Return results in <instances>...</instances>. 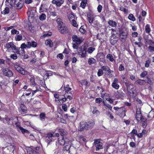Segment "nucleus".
<instances>
[{
  "mask_svg": "<svg viewBox=\"0 0 154 154\" xmlns=\"http://www.w3.org/2000/svg\"><path fill=\"white\" fill-rule=\"evenodd\" d=\"M81 83L82 85H85L86 86H89L90 85L89 83L86 80H82Z\"/></svg>",
  "mask_w": 154,
  "mask_h": 154,
  "instance_id": "79ce46f5",
  "label": "nucleus"
},
{
  "mask_svg": "<svg viewBox=\"0 0 154 154\" xmlns=\"http://www.w3.org/2000/svg\"><path fill=\"white\" fill-rule=\"evenodd\" d=\"M99 143H101V142H100V139L94 140V143L95 145L99 144Z\"/></svg>",
  "mask_w": 154,
  "mask_h": 154,
  "instance_id": "864d4df0",
  "label": "nucleus"
},
{
  "mask_svg": "<svg viewBox=\"0 0 154 154\" xmlns=\"http://www.w3.org/2000/svg\"><path fill=\"white\" fill-rule=\"evenodd\" d=\"M3 74L6 76L11 77L13 76V73L12 71L8 69L5 68L3 69Z\"/></svg>",
  "mask_w": 154,
  "mask_h": 154,
  "instance_id": "423d86ee",
  "label": "nucleus"
},
{
  "mask_svg": "<svg viewBox=\"0 0 154 154\" xmlns=\"http://www.w3.org/2000/svg\"><path fill=\"white\" fill-rule=\"evenodd\" d=\"M148 74V72L146 71H144L142 72L140 76L141 78H144Z\"/></svg>",
  "mask_w": 154,
  "mask_h": 154,
  "instance_id": "37998d69",
  "label": "nucleus"
},
{
  "mask_svg": "<svg viewBox=\"0 0 154 154\" xmlns=\"http://www.w3.org/2000/svg\"><path fill=\"white\" fill-rule=\"evenodd\" d=\"M145 31L147 33H149L150 32V26L149 24H147L145 28Z\"/></svg>",
  "mask_w": 154,
  "mask_h": 154,
  "instance_id": "a19ab883",
  "label": "nucleus"
},
{
  "mask_svg": "<svg viewBox=\"0 0 154 154\" xmlns=\"http://www.w3.org/2000/svg\"><path fill=\"white\" fill-rule=\"evenodd\" d=\"M137 83L139 85H144L146 83V82L144 80L139 79L137 81Z\"/></svg>",
  "mask_w": 154,
  "mask_h": 154,
  "instance_id": "c85d7f7f",
  "label": "nucleus"
},
{
  "mask_svg": "<svg viewBox=\"0 0 154 154\" xmlns=\"http://www.w3.org/2000/svg\"><path fill=\"white\" fill-rule=\"evenodd\" d=\"M5 47L8 49H9L11 48L13 50L15 51V52L17 54H20L19 51L20 48H18L12 42L7 43L5 45Z\"/></svg>",
  "mask_w": 154,
  "mask_h": 154,
  "instance_id": "7ed1b4c3",
  "label": "nucleus"
},
{
  "mask_svg": "<svg viewBox=\"0 0 154 154\" xmlns=\"http://www.w3.org/2000/svg\"><path fill=\"white\" fill-rule=\"evenodd\" d=\"M27 152L29 154H37L38 153L36 151L32 148L28 149L27 150Z\"/></svg>",
  "mask_w": 154,
  "mask_h": 154,
  "instance_id": "b1692460",
  "label": "nucleus"
},
{
  "mask_svg": "<svg viewBox=\"0 0 154 154\" xmlns=\"http://www.w3.org/2000/svg\"><path fill=\"white\" fill-rule=\"evenodd\" d=\"M124 69H125V68H124V66L122 64L120 65L119 66V71H123V70H124Z\"/></svg>",
  "mask_w": 154,
  "mask_h": 154,
  "instance_id": "680f3d73",
  "label": "nucleus"
},
{
  "mask_svg": "<svg viewBox=\"0 0 154 154\" xmlns=\"http://www.w3.org/2000/svg\"><path fill=\"white\" fill-rule=\"evenodd\" d=\"M69 142V139L66 137H62L61 139L59 138L58 142L61 145H64Z\"/></svg>",
  "mask_w": 154,
  "mask_h": 154,
  "instance_id": "9d476101",
  "label": "nucleus"
},
{
  "mask_svg": "<svg viewBox=\"0 0 154 154\" xmlns=\"http://www.w3.org/2000/svg\"><path fill=\"white\" fill-rule=\"evenodd\" d=\"M95 48L90 47L88 48L87 51L89 53H92L94 50Z\"/></svg>",
  "mask_w": 154,
  "mask_h": 154,
  "instance_id": "49530a36",
  "label": "nucleus"
},
{
  "mask_svg": "<svg viewBox=\"0 0 154 154\" xmlns=\"http://www.w3.org/2000/svg\"><path fill=\"white\" fill-rule=\"evenodd\" d=\"M40 119L43 121H44L45 119V114L44 112L41 113L39 115Z\"/></svg>",
  "mask_w": 154,
  "mask_h": 154,
  "instance_id": "a878e982",
  "label": "nucleus"
},
{
  "mask_svg": "<svg viewBox=\"0 0 154 154\" xmlns=\"http://www.w3.org/2000/svg\"><path fill=\"white\" fill-rule=\"evenodd\" d=\"M58 132L63 137H65L67 133L66 131L62 129H59Z\"/></svg>",
  "mask_w": 154,
  "mask_h": 154,
  "instance_id": "aec40b11",
  "label": "nucleus"
},
{
  "mask_svg": "<svg viewBox=\"0 0 154 154\" xmlns=\"http://www.w3.org/2000/svg\"><path fill=\"white\" fill-rule=\"evenodd\" d=\"M109 67L107 66H103L101 67V69H103V71L104 70L106 71H108L109 70Z\"/></svg>",
  "mask_w": 154,
  "mask_h": 154,
  "instance_id": "603ef678",
  "label": "nucleus"
},
{
  "mask_svg": "<svg viewBox=\"0 0 154 154\" xmlns=\"http://www.w3.org/2000/svg\"><path fill=\"white\" fill-rule=\"evenodd\" d=\"M108 24L110 26L113 27H115L117 26V23L112 20H110L108 22Z\"/></svg>",
  "mask_w": 154,
  "mask_h": 154,
  "instance_id": "5701e85b",
  "label": "nucleus"
},
{
  "mask_svg": "<svg viewBox=\"0 0 154 154\" xmlns=\"http://www.w3.org/2000/svg\"><path fill=\"white\" fill-rule=\"evenodd\" d=\"M95 125L94 121L90 120L88 122L82 121L80 123V130L81 131H83L85 130H89L91 129Z\"/></svg>",
  "mask_w": 154,
  "mask_h": 154,
  "instance_id": "f257e3e1",
  "label": "nucleus"
},
{
  "mask_svg": "<svg viewBox=\"0 0 154 154\" xmlns=\"http://www.w3.org/2000/svg\"><path fill=\"white\" fill-rule=\"evenodd\" d=\"M97 11L99 13L101 12L102 9V6L101 5H99L97 8Z\"/></svg>",
  "mask_w": 154,
  "mask_h": 154,
  "instance_id": "13d9d810",
  "label": "nucleus"
},
{
  "mask_svg": "<svg viewBox=\"0 0 154 154\" xmlns=\"http://www.w3.org/2000/svg\"><path fill=\"white\" fill-rule=\"evenodd\" d=\"M14 4L15 8L17 9H21L23 6L22 1L20 0H15Z\"/></svg>",
  "mask_w": 154,
  "mask_h": 154,
  "instance_id": "1a4fd4ad",
  "label": "nucleus"
},
{
  "mask_svg": "<svg viewBox=\"0 0 154 154\" xmlns=\"http://www.w3.org/2000/svg\"><path fill=\"white\" fill-rule=\"evenodd\" d=\"M96 147V150H98L103 148V144L101 143H99V144L95 146Z\"/></svg>",
  "mask_w": 154,
  "mask_h": 154,
  "instance_id": "bb28decb",
  "label": "nucleus"
},
{
  "mask_svg": "<svg viewBox=\"0 0 154 154\" xmlns=\"http://www.w3.org/2000/svg\"><path fill=\"white\" fill-rule=\"evenodd\" d=\"M128 19L132 21H134L135 20V18L133 15L131 14H130L128 16Z\"/></svg>",
  "mask_w": 154,
  "mask_h": 154,
  "instance_id": "c9c22d12",
  "label": "nucleus"
},
{
  "mask_svg": "<svg viewBox=\"0 0 154 154\" xmlns=\"http://www.w3.org/2000/svg\"><path fill=\"white\" fill-rule=\"evenodd\" d=\"M87 14V20L89 23L91 24L93 23L94 19V16L90 13H88Z\"/></svg>",
  "mask_w": 154,
  "mask_h": 154,
  "instance_id": "ddd939ff",
  "label": "nucleus"
},
{
  "mask_svg": "<svg viewBox=\"0 0 154 154\" xmlns=\"http://www.w3.org/2000/svg\"><path fill=\"white\" fill-rule=\"evenodd\" d=\"M109 67L107 66H103L101 67V69H103V71L104 70L106 71H108L109 70Z\"/></svg>",
  "mask_w": 154,
  "mask_h": 154,
  "instance_id": "3c124183",
  "label": "nucleus"
},
{
  "mask_svg": "<svg viewBox=\"0 0 154 154\" xmlns=\"http://www.w3.org/2000/svg\"><path fill=\"white\" fill-rule=\"evenodd\" d=\"M66 146L63 148V150L64 151H68L70 147L69 142L68 143H66Z\"/></svg>",
  "mask_w": 154,
  "mask_h": 154,
  "instance_id": "cd10ccee",
  "label": "nucleus"
},
{
  "mask_svg": "<svg viewBox=\"0 0 154 154\" xmlns=\"http://www.w3.org/2000/svg\"><path fill=\"white\" fill-rule=\"evenodd\" d=\"M15 69L19 73L23 75H26L27 73V71H25L20 66L15 64L14 66Z\"/></svg>",
  "mask_w": 154,
  "mask_h": 154,
  "instance_id": "39448f33",
  "label": "nucleus"
},
{
  "mask_svg": "<svg viewBox=\"0 0 154 154\" xmlns=\"http://www.w3.org/2000/svg\"><path fill=\"white\" fill-rule=\"evenodd\" d=\"M64 1L63 0H53L52 2L53 4H56L57 7H60L61 5L63 4Z\"/></svg>",
  "mask_w": 154,
  "mask_h": 154,
  "instance_id": "dca6fc26",
  "label": "nucleus"
},
{
  "mask_svg": "<svg viewBox=\"0 0 154 154\" xmlns=\"http://www.w3.org/2000/svg\"><path fill=\"white\" fill-rule=\"evenodd\" d=\"M45 44L46 45H48L50 47H53V45L52 41L50 39H48L45 41Z\"/></svg>",
  "mask_w": 154,
  "mask_h": 154,
  "instance_id": "4be33fe9",
  "label": "nucleus"
},
{
  "mask_svg": "<svg viewBox=\"0 0 154 154\" xmlns=\"http://www.w3.org/2000/svg\"><path fill=\"white\" fill-rule=\"evenodd\" d=\"M30 84L31 86H34L35 85H36L35 83V79L33 77H31L30 79Z\"/></svg>",
  "mask_w": 154,
  "mask_h": 154,
  "instance_id": "58836bf2",
  "label": "nucleus"
},
{
  "mask_svg": "<svg viewBox=\"0 0 154 154\" xmlns=\"http://www.w3.org/2000/svg\"><path fill=\"white\" fill-rule=\"evenodd\" d=\"M38 87L36 85V86H35V88H36V89L35 90H34V91H32V90L31 89H29V91H32V95H33L34 94H35V93H36V92L38 91H39V89H38Z\"/></svg>",
  "mask_w": 154,
  "mask_h": 154,
  "instance_id": "a18cd8bd",
  "label": "nucleus"
},
{
  "mask_svg": "<svg viewBox=\"0 0 154 154\" xmlns=\"http://www.w3.org/2000/svg\"><path fill=\"white\" fill-rule=\"evenodd\" d=\"M105 108L106 109L108 108L110 110H112V107L109 104H107V105L105 106Z\"/></svg>",
  "mask_w": 154,
  "mask_h": 154,
  "instance_id": "338daca9",
  "label": "nucleus"
},
{
  "mask_svg": "<svg viewBox=\"0 0 154 154\" xmlns=\"http://www.w3.org/2000/svg\"><path fill=\"white\" fill-rule=\"evenodd\" d=\"M145 43L149 45L148 48L151 52L154 51V42L151 39H145Z\"/></svg>",
  "mask_w": 154,
  "mask_h": 154,
  "instance_id": "20e7f679",
  "label": "nucleus"
},
{
  "mask_svg": "<svg viewBox=\"0 0 154 154\" xmlns=\"http://www.w3.org/2000/svg\"><path fill=\"white\" fill-rule=\"evenodd\" d=\"M118 37L115 34H113L110 39V42L112 45L116 44L118 41Z\"/></svg>",
  "mask_w": 154,
  "mask_h": 154,
  "instance_id": "6e6552de",
  "label": "nucleus"
},
{
  "mask_svg": "<svg viewBox=\"0 0 154 154\" xmlns=\"http://www.w3.org/2000/svg\"><path fill=\"white\" fill-rule=\"evenodd\" d=\"M37 42L34 41L28 42L26 44L23 43L21 45L20 48L21 49H24L26 48H29L32 47L35 48L37 47Z\"/></svg>",
  "mask_w": 154,
  "mask_h": 154,
  "instance_id": "f03ea898",
  "label": "nucleus"
},
{
  "mask_svg": "<svg viewBox=\"0 0 154 154\" xmlns=\"http://www.w3.org/2000/svg\"><path fill=\"white\" fill-rule=\"evenodd\" d=\"M9 12V9L8 7H6L5 8V10L2 12V13L4 14H8Z\"/></svg>",
  "mask_w": 154,
  "mask_h": 154,
  "instance_id": "f704fd0d",
  "label": "nucleus"
},
{
  "mask_svg": "<svg viewBox=\"0 0 154 154\" xmlns=\"http://www.w3.org/2000/svg\"><path fill=\"white\" fill-rule=\"evenodd\" d=\"M62 109L64 111H66L67 110V106L65 104H63L62 106Z\"/></svg>",
  "mask_w": 154,
  "mask_h": 154,
  "instance_id": "0e129e2a",
  "label": "nucleus"
},
{
  "mask_svg": "<svg viewBox=\"0 0 154 154\" xmlns=\"http://www.w3.org/2000/svg\"><path fill=\"white\" fill-rule=\"evenodd\" d=\"M19 129L23 133H27L28 132V130L24 129L21 127H20Z\"/></svg>",
  "mask_w": 154,
  "mask_h": 154,
  "instance_id": "8fccbe9b",
  "label": "nucleus"
},
{
  "mask_svg": "<svg viewBox=\"0 0 154 154\" xmlns=\"http://www.w3.org/2000/svg\"><path fill=\"white\" fill-rule=\"evenodd\" d=\"M22 36L21 35H16L15 37V39L17 41H19L22 40Z\"/></svg>",
  "mask_w": 154,
  "mask_h": 154,
  "instance_id": "4c0bfd02",
  "label": "nucleus"
},
{
  "mask_svg": "<svg viewBox=\"0 0 154 154\" xmlns=\"http://www.w3.org/2000/svg\"><path fill=\"white\" fill-rule=\"evenodd\" d=\"M150 60H146L145 64V66L146 67H148L149 66V64L150 63Z\"/></svg>",
  "mask_w": 154,
  "mask_h": 154,
  "instance_id": "09e8293b",
  "label": "nucleus"
},
{
  "mask_svg": "<svg viewBox=\"0 0 154 154\" xmlns=\"http://www.w3.org/2000/svg\"><path fill=\"white\" fill-rule=\"evenodd\" d=\"M57 58H60L61 59H62L63 57V56L62 54H60L57 55Z\"/></svg>",
  "mask_w": 154,
  "mask_h": 154,
  "instance_id": "774afa93",
  "label": "nucleus"
},
{
  "mask_svg": "<svg viewBox=\"0 0 154 154\" xmlns=\"http://www.w3.org/2000/svg\"><path fill=\"white\" fill-rule=\"evenodd\" d=\"M117 94H116V96L118 99H123L124 97V94L120 91H117Z\"/></svg>",
  "mask_w": 154,
  "mask_h": 154,
  "instance_id": "6ab92c4d",
  "label": "nucleus"
},
{
  "mask_svg": "<svg viewBox=\"0 0 154 154\" xmlns=\"http://www.w3.org/2000/svg\"><path fill=\"white\" fill-rule=\"evenodd\" d=\"M11 33L13 34H18L19 33V32L14 29H13L11 30Z\"/></svg>",
  "mask_w": 154,
  "mask_h": 154,
  "instance_id": "de8ad7c7",
  "label": "nucleus"
},
{
  "mask_svg": "<svg viewBox=\"0 0 154 154\" xmlns=\"http://www.w3.org/2000/svg\"><path fill=\"white\" fill-rule=\"evenodd\" d=\"M72 40L77 44H79L82 42L81 39L76 35H74L72 36Z\"/></svg>",
  "mask_w": 154,
  "mask_h": 154,
  "instance_id": "2eb2a0df",
  "label": "nucleus"
},
{
  "mask_svg": "<svg viewBox=\"0 0 154 154\" xmlns=\"http://www.w3.org/2000/svg\"><path fill=\"white\" fill-rule=\"evenodd\" d=\"M97 57L100 62H103L105 60V56L103 52L98 53L97 55Z\"/></svg>",
  "mask_w": 154,
  "mask_h": 154,
  "instance_id": "9b49d317",
  "label": "nucleus"
},
{
  "mask_svg": "<svg viewBox=\"0 0 154 154\" xmlns=\"http://www.w3.org/2000/svg\"><path fill=\"white\" fill-rule=\"evenodd\" d=\"M58 29L60 32L62 34H66L69 32L68 28L65 25L60 27L59 28H58Z\"/></svg>",
  "mask_w": 154,
  "mask_h": 154,
  "instance_id": "0eeeda50",
  "label": "nucleus"
},
{
  "mask_svg": "<svg viewBox=\"0 0 154 154\" xmlns=\"http://www.w3.org/2000/svg\"><path fill=\"white\" fill-rule=\"evenodd\" d=\"M11 57L14 59L15 60L17 58V56L16 54H11L10 56Z\"/></svg>",
  "mask_w": 154,
  "mask_h": 154,
  "instance_id": "4d7b16f0",
  "label": "nucleus"
},
{
  "mask_svg": "<svg viewBox=\"0 0 154 154\" xmlns=\"http://www.w3.org/2000/svg\"><path fill=\"white\" fill-rule=\"evenodd\" d=\"M119 81L117 78H115L112 84V86L114 89L117 90L119 87V85H118Z\"/></svg>",
  "mask_w": 154,
  "mask_h": 154,
  "instance_id": "f8f14e48",
  "label": "nucleus"
},
{
  "mask_svg": "<svg viewBox=\"0 0 154 154\" xmlns=\"http://www.w3.org/2000/svg\"><path fill=\"white\" fill-rule=\"evenodd\" d=\"M118 111L121 113H123V112L125 113L126 112L125 108L124 107H119V109Z\"/></svg>",
  "mask_w": 154,
  "mask_h": 154,
  "instance_id": "ea45409f",
  "label": "nucleus"
},
{
  "mask_svg": "<svg viewBox=\"0 0 154 154\" xmlns=\"http://www.w3.org/2000/svg\"><path fill=\"white\" fill-rule=\"evenodd\" d=\"M57 28H59L60 27H61L62 26L64 25V24L62 21L61 19L60 18L57 19Z\"/></svg>",
  "mask_w": 154,
  "mask_h": 154,
  "instance_id": "412c9836",
  "label": "nucleus"
},
{
  "mask_svg": "<svg viewBox=\"0 0 154 154\" xmlns=\"http://www.w3.org/2000/svg\"><path fill=\"white\" fill-rule=\"evenodd\" d=\"M20 108L21 109L22 111V112L23 113H26L27 110L26 109V108L25 106L22 104H21L20 105Z\"/></svg>",
  "mask_w": 154,
  "mask_h": 154,
  "instance_id": "2f4dec72",
  "label": "nucleus"
},
{
  "mask_svg": "<svg viewBox=\"0 0 154 154\" xmlns=\"http://www.w3.org/2000/svg\"><path fill=\"white\" fill-rule=\"evenodd\" d=\"M97 74L98 76L102 75L103 74V69H99L97 72Z\"/></svg>",
  "mask_w": 154,
  "mask_h": 154,
  "instance_id": "c03bdc74",
  "label": "nucleus"
},
{
  "mask_svg": "<svg viewBox=\"0 0 154 154\" xmlns=\"http://www.w3.org/2000/svg\"><path fill=\"white\" fill-rule=\"evenodd\" d=\"M78 53L79 55H81L82 57H84L86 56V51L85 48H82L80 50H79Z\"/></svg>",
  "mask_w": 154,
  "mask_h": 154,
  "instance_id": "f3484780",
  "label": "nucleus"
},
{
  "mask_svg": "<svg viewBox=\"0 0 154 154\" xmlns=\"http://www.w3.org/2000/svg\"><path fill=\"white\" fill-rule=\"evenodd\" d=\"M119 35L121 39H125L126 38L128 34L126 30H123L122 29L119 31Z\"/></svg>",
  "mask_w": 154,
  "mask_h": 154,
  "instance_id": "4468645a",
  "label": "nucleus"
},
{
  "mask_svg": "<svg viewBox=\"0 0 154 154\" xmlns=\"http://www.w3.org/2000/svg\"><path fill=\"white\" fill-rule=\"evenodd\" d=\"M142 122L147 123V119L144 118L143 116L141 118L140 120Z\"/></svg>",
  "mask_w": 154,
  "mask_h": 154,
  "instance_id": "69168bd1",
  "label": "nucleus"
},
{
  "mask_svg": "<svg viewBox=\"0 0 154 154\" xmlns=\"http://www.w3.org/2000/svg\"><path fill=\"white\" fill-rule=\"evenodd\" d=\"M92 113L93 114L96 113V114H98L100 112L97 109V108L95 107V108H94V109L92 111Z\"/></svg>",
  "mask_w": 154,
  "mask_h": 154,
  "instance_id": "5fc2aeb1",
  "label": "nucleus"
},
{
  "mask_svg": "<svg viewBox=\"0 0 154 154\" xmlns=\"http://www.w3.org/2000/svg\"><path fill=\"white\" fill-rule=\"evenodd\" d=\"M143 116H142L140 111H137L136 113L135 117L137 121V122H139V120Z\"/></svg>",
  "mask_w": 154,
  "mask_h": 154,
  "instance_id": "a211bd4d",
  "label": "nucleus"
},
{
  "mask_svg": "<svg viewBox=\"0 0 154 154\" xmlns=\"http://www.w3.org/2000/svg\"><path fill=\"white\" fill-rule=\"evenodd\" d=\"M120 10L123 11L125 13H127L128 12V10L127 9L124 8L123 7H120Z\"/></svg>",
  "mask_w": 154,
  "mask_h": 154,
  "instance_id": "e2e57ef3",
  "label": "nucleus"
},
{
  "mask_svg": "<svg viewBox=\"0 0 154 154\" xmlns=\"http://www.w3.org/2000/svg\"><path fill=\"white\" fill-rule=\"evenodd\" d=\"M87 0H82L81 3L80 7L83 8H85L87 4Z\"/></svg>",
  "mask_w": 154,
  "mask_h": 154,
  "instance_id": "393cba45",
  "label": "nucleus"
},
{
  "mask_svg": "<svg viewBox=\"0 0 154 154\" xmlns=\"http://www.w3.org/2000/svg\"><path fill=\"white\" fill-rule=\"evenodd\" d=\"M45 139L46 141L48 143V144L51 142V141L52 140V138H49L47 137H46Z\"/></svg>",
  "mask_w": 154,
  "mask_h": 154,
  "instance_id": "052dcab7",
  "label": "nucleus"
},
{
  "mask_svg": "<svg viewBox=\"0 0 154 154\" xmlns=\"http://www.w3.org/2000/svg\"><path fill=\"white\" fill-rule=\"evenodd\" d=\"M106 58L111 62L113 61L114 60L112 55L111 54H108L106 56Z\"/></svg>",
  "mask_w": 154,
  "mask_h": 154,
  "instance_id": "473e14b6",
  "label": "nucleus"
},
{
  "mask_svg": "<svg viewBox=\"0 0 154 154\" xmlns=\"http://www.w3.org/2000/svg\"><path fill=\"white\" fill-rule=\"evenodd\" d=\"M96 62V60L93 58H89L88 59V63L90 65H91L92 64H94Z\"/></svg>",
  "mask_w": 154,
  "mask_h": 154,
  "instance_id": "7c9ffc66",
  "label": "nucleus"
},
{
  "mask_svg": "<svg viewBox=\"0 0 154 154\" xmlns=\"http://www.w3.org/2000/svg\"><path fill=\"white\" fill-rule=\"evenodd\" d=\"M45 4H42L39 8V12H43L45 11L46 9L45 8Z\"/></svg>",
  "mask_w": 154,
  "mask_h": 154,
  "instance_id": "c756f323",
  "label": "nucleus"
},
{
  "mask_svg": "<svg viewBox=\"0 0 154 154\" xmlns=\"http://www.w3.org/2000/svg\"><path fill=\"white\" fill-rule=\"evenodd\" d=\"M46 15L44 13H42L39 16V19L41 20H44L46 19Z\"/></svg>",
  "mask_w": 154,
  "mask_h": 154,
  "instance_id": "72a5a7b5",
  "label": "nucleus"
},
{
  "mask_svg": "<svg viewBox=\"0 0 154 154\" xmlns=\"http://www.w3.org/2000/svg\"><path fill=\"white\" fill-rule=\"evenodd\" d=\"M102 101V99L100 98H97L96 99V102L97 103H100Z\"/></svg>",
  "mask_w": 154,
  "mask_h": 154,
  "instance_id": "bf43d9fd",
  "label": "nucleus"
},
{
  "mask_svg": "<svg viewBox=\"0 0 154 154\" xmlns=\"http://www.w3.org/2000/svg\"><path fill=\"white\" fill-rule=\"evenodd\" d=\"M68 18L70 21H71V20L73 19V18H74V14L72 13L69 15L68 16Z\"/></svg>",
  "mask_w": 154,
  "mask_h": 154,
  "instance_id": "6e6d98bb",
  "label": "nucleus"
},
{
  "mask_svg": "<svg viewBox=\"0 0 154 154\" xmlns=\"http://www.w3.org/2000/svg\"><path fill=\"white\" fill-rule=\"evenodd\" d=\"M64 88L65 89V92L67 93H68L69 91H71L72 90L71 88L69 87V85H67L66 86H65Z\"/></svg>",
  "mask_w": 154,
  "mask_h": 154,
  "instance_id": "e433bc0d",
  "label": "nucleus"
}]
</instances>
